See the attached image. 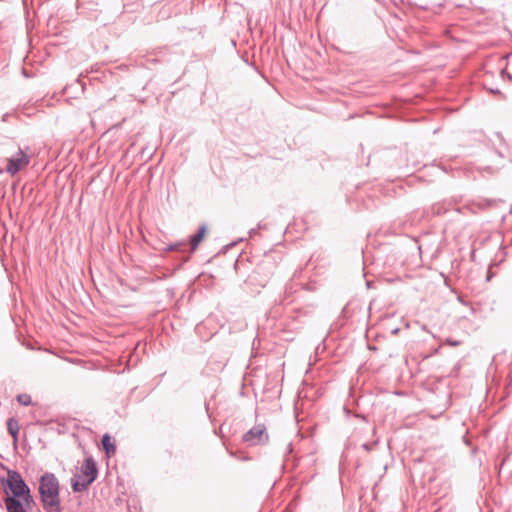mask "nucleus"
<instances>
[{
    "label": "nucleus",
    "mask_w": 512,
    "mask_h": 512,
    "mask_svg": "<svg viewBox=\"0 0 512 512\" xmlns=\"http://www.w3.org/2000/svg\"><path fill=\"white\" fill-rule=\"evenodd\" d=\"M75 482H79V483H81V482H85V477H84V478H82V477H81V474H80V473H78V474L74 475V477L71 479V484H72V483H75Z\"/></svg>",
    "instance_id": "13"
},
{
    "label": "nucleus",
    "mask_w": 512,
    "mask_h": 512,
    "mask_svg": "<svg viewBox=\"0 0 512 512\" xmlns=\"http://www.w3.org/2000/svg\"><path fill=\"white\" fill-rule=\"evenodd\" d=\"M510 57H512V54L511 55H506L505 58L509 59Z\"/></svg>",
    "instance_id": "18"
},
{
    "label": "nucleus",
    "mask_w": 512,
    "mask_h": 512,
    "mask_svg": "<svg viewBox=\"0 0 512 512\" xmlns=\"http://www.w3.org/2000/svg\"><path fill=\"white\" fill-rule=\"evenodd\" d=\"M186 243L185 242H178V243H174V244H170L166 250L167 251H180V252H184L185 251V248H186Z\"/></svg>",
    "instance_id": "11"
},
{
    "label": "nucleus",
    "mask_w": 512,
    "mask_h": 512,
    "mask_svg": "<svg viewBox=\"0 0 512 512\" xmlns=\"http://www.w3.org/2000/svg\"><path fill=\"white\" fill-rule=\"evenodd\" d=\"M445 344L449 345V346H452V347H456V346H459L461 344V341L459 340H453L451 338H447L445 340Z\"/></svg>",
    "instance_id": "12"
},
{
    "label": "nucleus",
    "mask_w": 512,
    "mask_h": 512,
    "mask_svg": "<svg viewBox=\"0 0 512 512\" xmlns=\"http://www.w3.org/2000/svg\"><path fill=\"white\" fill-rule=\"evenodd\" d=\"M205 232H206V226L205 225H201L199 227L198 232L190 238V252L184 258V261H187L190 258L191 254L196 250V248L198 247L199 243L203 239V237L205 235Z\"/></svg>",
    "instance_id": "7"
},
{
    "label": "nucleus",
    "mask_w": 512,
    "mask_h": 512,
    "mask_svg": "<svg viewBox=\"0 0 512 512\" xmlns=\"http://www.w3.org/2000/svg\"><path fill=\"white\" fill-rule=\"evenodd\" d=\"M29 163V156L22 149H19L16 156L8 159L6 171L7 173L14 175L17 172H19L21 168L27 166Z\"/></svg>",
    "instance_id": "6"
},
{
    "label": "nucleus",
    "mask_w": 512,
    "mask_h": 512,
    "mask_svg": "<svg viewBox=\"0 0 512 512\" xmlns=\"http://www.w3.org/2000/svg\"><path fill=\"white\" fill-rule=\"evenodd\" d=\"M4 504L7 512H30L35 505L33 497L30 498H15L6 497Z\"/></svg>",
    "instance_id": "5"
},
{
    "label": "nucleus",
    "mask_w": 512,
    "mask_h": 512,
    "mask_svg": "<svg viewBox=\"0 0 512 512\" xmlns=\"http://www.w3.org/2000/svg\"><path fill=\"white\" fill-rule=\"evenodd\" d=\"M19 423L18 421L11 417L7 420V430H8V433L12 436L13 438V444L14 446L17 445V442H18V433H19Z\"/></svg>",
    "instance_id": "8"
},
{
    "label": "nucleus",
    "mask_w": 512,
    "mask_h": 512,
    "mask_svg": "<svg viewBox=\"0 0 512 512\" xmlns=\"http://www.w3.org/2000/svg\"><path fill=\"white\" fill-rule=\"evenodd\" d=\"M372 446L371 444H368V443H364L362 445V448L365 449L366 451H370L372 449Z\"/></svg>",
    "instance_id": "15"
},
{
    "label": "nucleus",
    "mask_w": 512,
    "mask_h": 512,
    "mask_svg": "<svg viewBox=\"0 0 512 512\" xmlns=\"http://www.w3.org/2000/svg\"><path fill=\"white\" fill-rule=\"evenodd\" d=\"M101 443L107 456H112L116 453V446L109 434L106 433L102 436Z\"/></svg>",
    "instance_id": "9"
},
{
    "label": "nucleus",
    "mask_w": 512,
    "mask_h": 512,
    "mask_svg": "<svg viewBox=\"0 0 512 512\" xmlns=\"http://www.w3.org/2000/svg\"><path fill=\"white\" fill-rule=\"evenodd\" d=\"M17 401L19 404L29 406L32 404V398L29 394L23 393L17 395Z\"/></svg>",
    "instance_id": "10"
},
{
    "label": "nucleus",
    "mask_w": 512,
    "mask_h": 512,
    "mask_svg": "<svg viewBox=\"0 0 512 512\" xmlns=\"http://www.w3.org/2000/svg\"><path fill=\"white\" fill-rule=\"evenodd\" d=\"M81 477H85V482L72 483V490L74 492L85 491L97 478L98 468L92 456L86 457L80 467Z\"/></svg>",
    "instance_id": "3"
},
{
    "label": "nucleus",
    "mask_w": 512,
    "mask_h": 512,
    "mask_svg": "<svg viewBox=\"0 0 512 512\" xmlns=\"http://www.w3.org/2000/svg\"><path fill=\"white\" fill-rule=\"evenodd\" d=\"M500 74L502 78H505L509 74V72L507 71L506 68H503Z\"/></svg>",
    "instance_id": "16"
},
{
    "label": "nucleus",
    "mask_w": 512,
    "mask_h": 512,
    "mask_svg": "<svg viewBox=\"0 0 512 512\" xmlns=\"http://www.w3.org/2000/svg\"><path fill=\"white\" fill-rule=\"evenodd\" d=\"M39 495L46 511L61 512L60 484L54 473L45 472L40 477Z\"/></svg>",
    "instance_id": "1"
},
{
    "label": "nucleus",
    "mask_w": 512,
    "mask_h": 512,
    "mask_svg": "<svg viewBox=\"0 0 512 512\" xmlns=\"http://www.w3.org/2000/svg\"><path fill=\"white\" fill-rule=\"evenodd\" d=\"M438 351H439V348H436V349L434 350V353H438Z\"/></svg>",
    "instance_id": "19"
},
{
    "label": "nucleus",
    "mask_w": 512,
    "mask_h": 512,
    "mask_svg": "<svg viewBox=\"0 0 512 512\" xmlns=\"http://www.w3.org/2000/svg\"><path fill=\"white\" fill-rule=\"evenodd\" d=\"M6 497L30 498L31 491L24 481L21 474L16 470H8L7 478L4 482Z\"/></svg>",
    "instance_id": "2"
},
{
    "label": "nucleus",
    "mask_w": 512,
    "mask_h": 512,
    "mask_svg": "<svg viewBox=\"0 0 512 512\" xmlns=\"http://www.w3.org/2000/svg\"><path fill=\"white\" fill-rule=\"evenodd\" d=\"M484 87L491 94H494V95H500L501 94V91L498 88L487 87L486 85Z\"/></svg>",
    "instance_id": "14"
},
{
    "label": "nucleus",
    "mask_w": 512,
    "mask_h": 512,
    "mask_svg": "<svg viewBox=\"0 0 512 512\" xmlns=\"http://www.w3.org/2000/svg\"><path fill=\"white\" fill-rule=\"evenodd\" d=\"M268 440L269 436L263 424L253 426L242 436V441L248 446L266 444Z\"/></svg>",
    "instance_id": "4"
},
{
    "label": "nucleus",
    "mask_w": 512,
    "mask_h": 512,
    "mask_svg": "<svg viewBox=\"0 0 512 512\" xmlns=\"http://www.w3.org/2000/svg\"><path fill=\"white\" fill-rule=\"evenodd\" d=\"M506 78L512 81V75L510 73L506 76Z\"/></svg>",
    "instance_id": "17"
}]
</instances>
